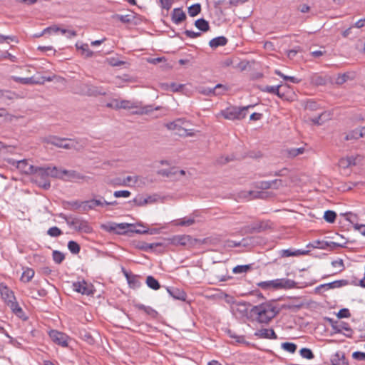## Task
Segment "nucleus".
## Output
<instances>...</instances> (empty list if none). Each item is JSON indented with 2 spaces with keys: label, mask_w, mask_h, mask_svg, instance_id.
I'll return each instance as SVG.
<instances>
[{
  "label": "nucleus",
  "mask_w": 365,
  "mask_h": 365,
  "mask_svg": "<svg viewBox=\"0 0 365 365\" xmlns=\"http://www.w3.org/2000/svg\"><path fill=\"white\" fill-rule=\"evenodd\" d=\"M146 284L148 285V287L154 290H158L160 287L158 281L156 279H155L153 276L147 277Z\"/></svg>",
  "instance_id": "nucleus-36"
},
{
  "label": "nucleus",
  "mask_w": 365,
  "mask_h": 365,
  "mask_svg": "<svg viewBox=\"0 0 365 365\" xmlns=\"http://www.w3.org/2000/svg\"><path fill=\"white\" fill-rule=\"evenodd\" d=\"M281 86L279 85V86H267L264 91H267L268 93H274V94H276L279 97H282V96L279 93V88H280Z\"/></svg>",
  "instance_id": "nucleus-48"
},
{
  "label": "nucleus",
  "mask_w": 365,
  "mask_h": 365,
  "mask_svg": "<svg viewBox=\"0 0 365 365\" xmlns=\"http://www.w3.org/2000/svg\"><path fill=\"white\" fill-rule=\"evenodd\" d=\"M348 78H349V76L347 73L340 74L337 76V78L336 79V83L337 84H343L348 80Z\"/></svg>",
  "instance_id": "nucleus-56"
},
{
  "label": "nucleus",
  "mask_w": 365,
  "mask_h": 365,
  "mask_svg": "<svg viewBox=\"0 0 365 365\" xmlns=\"http://www.w3.org/2000/svg\"><path fill=\"white\" fill-rule=\"evenodd\" d=\"M61 233H62L61 230L58 227H56V226L50 227L47 231V234L49 236L54 237L61 235Z\"/></svg>",
  "instance_id": "nucleus-49"
},
{
  "label": "nucleus",
  "mask_w": 365,
  "mask_h": 365,
  "mask_svg": "<svg viewBox=\"0 0 365 365\" xmlns=\"http://www.w3.org/2000/svg\"><path fill=\"white\" fill-rule=\"evenodd\" d=\"M307 253V251L302 250H292L291 249L282 250L281 251V256L283 257H288L292 256H299L302 255H305Z\"/></svg>",
  "instance_id": "nucleus-30"
},
{
  "label": "nucleus",
  "mask_w": 365,
  "mask_h": 365,
  "mask_svg": "<svg viewBox=\"0 0 365 365\" xmlns=\"http://www.w3.org/2000/svg\"><path fill=\"white\" fill-rule=\"evenodd\" d=\"M283 185L282 180L280 179H275L274 180L262 181L259 182V187L262 189H277Z\"/></svg>",
  "instance_id": "nucleus-19"
},
{
  "label": "nucleus",
  "mask_w": 365,
  "mask_h": 365,
  "mask_svg": "<svg viewBox=\"0 0 365 365\" xmlns=\"http://www.w3.org/2000/svg\"><path fill=\"white\" fill-rule=\"evenodd\" d=\"M48 143L58 148H71L74 146V142L71 140L61 139L56 137L51 138Z\"/></svg>",
  "instance_id": "nucleus-12"
},
{
  "label": "nucleus",
  "mask_w": 365,
  "mask_h": 365,
  "mask_svg": "<svg viewBox=\"0 0 365 365\" xmlns=\"http://www.w3.org/2000/svg\"><path fill=\"white\" fill-rule=\"evenodd\" d=\"M299 352H300V355L302 358H304L307 359H312L314 357V354L312 351V350L308 348H302Z\"/></svg>",
  "instance_id": "nucleus-46"
},
{
  "label": "nucleus",
  "mask_w": 365,
  "mask_h": 365,
  "mask_svg": "<svg viewBox=\"0 0 365 365\" xmlns=\"http://www.w3.org/2000/svg\"><path fill=\"white\" fill-rule=\"evenodd\" d=\"M365 137V127L356 128L346 135V140L359 139Z\"/></svg>",
  "instance_id": "nucleus-22"
},
{
  "label": "nucleus",
  "mask_w": 365,
  "mask_h": 365,
  "mask_svg": "<svg viewBox=\"0 0 365 365\" xmlns=\"http://www.w3.org/2000/svg\"><path fill=\"white\" fill-rule=\"evenodd\" d=\"M352 357L359 361L365 360V352L355 351L352 354Z\"/></svg>",
  "instance_id": "nucleus-57"
},
{
  "label": "nucleus",
  "mask_w": 365,
  "mask_h": 365,
  "mask_svg": "<svg viewBox=\"0 0 365 365\" xmlns=\"http://www.w3.org/2000/svg\"><path fill=\"white\" fill-rule=\"evenodd\" d=\"M201 11V6L200 4H195L193 5H191L189 8H188V14L192 16V17H194L195 16H197L198 14H200Z\"/></svg>",
  "instance_id": "nucleus-40"
},
{
  "label": "nucleus",
  "mask_w": 365,
  "mask_h": 365,
  "mask_svg": "<svg viewBox=\"0 0 365 365\" xmlns=\"http://www.w3.org/2000/svg\"><path fill=\"white\" fill-rule=\"evenodd\" d=\"M253 106L250 105L244 107H228L226 109L222 110L217 115H222L224 118L230 120H242L247 115V110Z\"/></svg>",
  "instance_id": "nucleus-3"
},
{
  "label": "nucleus",
  "mask_w": 365,
  "mask_h": 365,
  "mask_svg": "<svg viewBox=\"0 0 365 365\" xmlns=\"http://www.w3.org/2000/svg\"><path fill=\"white\" fill-rule=\"evenodd\" d=\"M255 336L261 339H277V336L272 329H261L255 332Z\"/></svg>",
  "instance_id": "nucleus-14"
},
{
  "label": "nucleus",
  "mask_w": 365,
  "mask_h": 365,
  "mask_svg": "<svg viewBox=\"0 0 365 365\" xmlns=\"http://www.w3.org/2000/svg\"><path fill=\"white\" fill-rule=\"evenodd\" d=\"M162 87L165 88V89H170L173 92H178L182 88L183 85L178 84L175 83H171L170 84H163Z\"/></svg>",
  "instance_id": "nucleus-43"
},
{
  "label": "nucleus",
  "mask_w": 365,
  "mask_h": 365,
  "mask_svg": "<svg viewBox=\"0 0 365 365\" xmlns=\"http://www.w3.org/2000/svg\"><path fill=\"white\" fill-rule=\"evenodd\" d=\"M117 18L123 23H128L131 20L129 15H118Z\"/></svg>",
  "instance_id": "nucleus-63"
},
{
  "label": "nucleus",
  "mask_w": 365,
  "mask_h": 365,
  "mask_svg": "<svg viewBox=\"0 0 365 365\" xmlns=\"http://www.w3.org/2000/svg\"><path fill=\"white\" fill-rule=\"evenodd\" d=\"M354 26L358 29L364 27L365 26V19H361L359 21H357L355 23Z\"/></svg>",
  "instance_id": "nucleus-64"
},
{
  "label": "nucleus",
  "mask_w": 365,
  "mask_h": 365,
  "mask_svg": "<svg viewBox=\"0 0 365 365\" xmlns=\"http://www.w3.org/2000/svg\"><path fill=\"white\" fill-rule=\"evenodd\" d=\"M68 248L72 254H78L80 252L79 245L74 241H69L68 243Z\"/></svg>",
  "instance_id": "nucleus-44"
},
{
  "label": "nucleus",
  "mask_w": 365,
  "mask_h": 365,
  "mask_svg": "<svg viewBox=\"0 0 365 365\" xmlns=\"http://www.w3.org/2000/svg\"><path fill=\"white\" fill-rule=\"evenodd\" d=\"M348 284L346 280L341 279V280H336L332 282L321 284L319 287L316 288L317 290H319L321 289H324L326 290L329 289H335V288H339L343 286H345Z\"/></svg>",
  "instance_id": "nucleus-15"
},
{
  "label": "nucleus",
  "mask_w": 365,
  "mask_h": 365,
  "mask_svg": "<svg viewBox=\"0 0 365 365\" xmlns=\"http://www.w3.org/2000/svg\"><path fill=\"white\" fill-rule=\"evenodd\" d=\"M35 274V272L33 269L26 267L24 269L21 277V280L23 282L27 283L30 282Z\"/></svg>",
  "instance_id": "nucleus-31"
},
{
  "label": "nucleus",
  "mask_w": 365,
  "mask_h": 365,
  "mask_svg": "<svg viewBox=\"0 0 365 365\" xmlns=\"http://www.w3.org/2000/svg\"><path fill=\"white\" fill-rule=\"evenodd\" d=\"M157 173L165 177H172L177 175V168H172L170 169H161L158 170Z\"/></svg>",
  "instance_id": "nucleus-38"
},
{
  "label": "nucleus",
  "mask_w": 365,
  "mask_h": 365,
  "mask_svg": "<svg viewBox=\"0 0 365 365\" xmlns=\"http://www.w3.org/2000/svg\"><path fill=\"white\" fill-rule=\"evenodd\" d=\"M195 26L200 31L205 32L210 29L208 21L204 19H197L195 23Z\"/></svg>",
  "instance_id": "nucleus-35"
},
{
  "label": "nucleus",
  "mask_w": 365,
  "mask_h": 365,
  "mask_svg": "<svg viewBox=\"0 0 365 365\" xmlns=\"http://www.w3.org/2000/svg\"><path fill=\"white\" fill-rule=\"evenodd\" d=\"M81 337L83 340H85L90 344H92L94 342V339L88 332H85L83 334H81Z\"/></svg>",
  "instance_id": "nucleus-58"
},
{
  "label": "nucleus",
  "mask_w": 365,
  "mask_h": 365,
  "mask_svg": "<svg viewBox=\"0 0 365 365\" xmlns=\"http://www.w3.org/2000/svg\"><path fill=\"white\" fill-rule=\"evenodd\" d=\"M227 43V39L225 36H218L211 39L209 42V46L212 48H216L219 46H225Z\"/></svg>",
  "instance_id": "nucleus-28"
},
{
  "label": "nucleus",
  "mask_w": 365,
  "mask_h": 365,
  "mask_svg": "<svg viewBox=\"0 0 365 365\" xmlns=\"http://www.w3.org/2000/svg\"><path fill=\"white\" fill-rule=\"evenodd\" d=\"M58 31H60L62 35H65L68 38H71L76 36V32L73 30L61 29L56 26L46 28L42 31V34H47V33H51V32L56 33Z\"/></svg>",
  "instance_id": "nucleus-11"
},
{
  "label": "nucleus",
  "mask_w": 365,
  "mask_h": 365,
  "mask_svg": "<svg viewBox=\"0 0 365 365\" xmlns=\"http://www.w3.org/2000/svg\"><path fill=\"white\" fill-rule=\"evenodd\" d=\"M32 181L34 182L38 187L43 188L44 190H48L51 187L50 181L48 179H37V178H32Z\"/></svg>",
  "instance_id": "nucleus-37"
},
{
  "label": "nucleus",
  "mask_w": 365,
  "mask_h": 365,
  "mask_svg": "<svg viewBox=\"0 0 365 365\" xmlns=\"http://www.w3.org/2000/svg\"><path fill=\"white\" fill-rule=\"evenodd\" d=\"M130 194L128 190H117L114 192L113 195L115 197H128Z\"/></svg>",
  "instance_id": "nucleus-53"
},
{
  "label": "nucleus",
  "mask_w": 365,
  "mask_h": 365,
  "mask_svg": "<svg viewBox=\"0 0 365 365\" xmlns=\"http://www.w3.org/2000/svg\"><path fill=\"white\" fill-rule=\"evenodd\" d=\"M47 169L49 174V177L62 180L65 179L64 172H66V169H61L56 166H47Z\"/></svg>",
  "instance_id": "nucleus-17"
},
{
  "label": "nucleus",
  "mask_w": 365,
  "mask_h": 365,
  "mask_svg": "<svg viewBox=\"0 0 365 365\" xmlns=\"http://www.w3.org/2000/svg\"><path fill=\"white\" fill-rule=\"evenodd\" d=\"M49 336L54 343L63 347H67L68 345V341L70 339V338L68 335L63 332L58 331L57 330H51L49 331Z\"/></svg>",
  "instance_id": "nucleus-7"
},
{
  "label": "nucleus",
  "mask_w": 365,
  "mask_h": 365,
  "mask_svg": "<svg viewBox=\"0 0 365 365\" xmlns=\"http://www.w3.org/2000/svg\"><path fill=\"white\" fill-rule=\"evenodd\" d=\"M52 256L53 261L57 264L61 263L65 259L64 255L62 252L57 250L53 252Z\"/></svg>",
  "instance_id": "nucleus-47"
},
{
  "label": "nucleus",
  "mask_w": 365,
  "mask_h": 365,
  "mask_svg": "<svg viewBox=\"0 0 365 365\" xmlns=\"http://www.w3.org/2000/svg\"><path fill=\"white\" fill-rule=\"evenodd\" d=\"M53 79V77H51V76H48V77H46V76H41V77H38V78H36V80L37 81H40V83H38V84H43L46 81H52Z\"/></svg>",
  "instance_id": "nucleus-62"
},
{
  "label": "nucleus",
  "mask_w": 365,
  "mask_h": 365,
  "mask_svg": "<svg viewBox=\"0 0 365 365\" xmlns=\"http://www.w3.org/2000/svg\"><path fill=\"white\" fill-rule=\"evenodd\" d=\"M250 264L237 265L233 268L232 272L235 274L246 273L250 269Z\"/></svg>",
  "instance_id": "nucleus-42"
},
{
  "label": "nucleus",
  "mask_w": 365,
  "mask_h": 365,
  "mask_svg": "<svg viewBox=\"0 0 365 365\" xmlns=\"http://www.w3.org/2000/svg\"><path fill=\"white\" fill-rule=\"evenodd\" d=\"M271 282H272V280L262 282L259 283L258 285L262 289H268V288H270V287L273 288V284Z\"/></svg>",
  "instance_id": "nucleus-60"
},
{
  "label": "nucleus",
  "mask_w": 365,
  "mask_h": 365,
  "mask_svg": "<svg viewBox=\"0 0 365 365\" xmlns=\"http://www.w3.org/2000/svg\"><path fill=\"white\" fill-rule=\"evenodd\" d=\"M337 317L339 319L347 318L350 317L349 310L346 308L341 309L336 314Z\"/></svg>",
  "instance_id": "nucleus-54"
},
{
  "label": "nucleus",
  "mask_w": 365,
  "mask_h": 365,
  "mask_svg": "<svg viewBox=\"0 0 365 365\" xmlns=\"http://www.w3.org/2000/svg\"><path fill=\"white\" fill-rule=\"evenodd\" d=\"M103 228L107 231L111 232H115L117 233H122L125 232V230L127 229L128 231L137 233V234H147L148 233V230H137V227H143L144 228L145 226L142 224H128V223H110L109 225H104L102 226Z\"/></svg>",
  "instance_id": "nucleus-2"
},
{
  "label": "nucleus",
  "mask_w": 365,
  "mask_h": 365,
  "mask_svg": "<svg viewBox=\"0 0 365 365\" xmlns=\"http://www.w3.org/2000/svg\"><path fill=\"white\" fill-rule=\"evenodd\" d=\"M8 307L11 309L12 312L19 318H24V312L22 308L19 306L16 299H14L11 302L7 304Z\"/></svg>",
  "instance_id": "nucleus-24"
},
{
  "label": "nucleus",
  "mask_w": 365,
  "mask_h": 365,
  "mask_svg": "<svg viewBox=\"0 0 365 365\" xmlns=\"http://www.w3.org/2000/svg\"><path fill=\"white\" fill-rule=\"evenodd\" d=\"M195 222V220L194 217H185L182 219L178 220L176 222V225L180 226H190Z\"/></svg>",
  "instance_id": "nucleus-34"
},
{
  "label": "nucleus",
  "mask_w": 365,
  "mask_h": 365,
  "mask_svg": "<svg viewBox=\"0 0 365 365\" xmlns=\"http://www.w3.org/2000/svg\"><path fill=\"white\" fill-rule=\"evenodd\" d=\"M271 282L273 284L274 289H292L297 284L294 280L285 278L273 279Z\"/></svg>",
  "instance_id": "nucleus-8"
},
{
  "label": "nucleus",
  "mask_w": 365,
  "mask_h": 365,
  "mask_svg": "<svg viewBox=\"0 0 365 365\" xmlns=\"http://www.w3.org/2000/svg\"><path fill=\"white\" fill-rule=\"evenodd\" d=\"M304 152V148H291L288 150V153L292 157H295L299 155L303 154Z\"/></svg>",
  "instance_id": "nucleus-51"
},
{
  "label": "nucleus",
  "mask_w": 365,
  "mask_h": 365,
  "mask_svg": "<svg viewBox=\"0 0 365 365\" xmlns=\"http://www.w3.org/2000/svg\"><path fill=\"white\" fill-rule=\"evenodd\" d=\"M76 46L77 49L81 50L82 54L86 57L92 56L93 51L90 50L89 46L87 43H76Z\"/></svg>",
  "instance_id": "nucleus-33"
},
{
  "label": "nucleus",
  "mask_w": 365,
  "mask_h": 365,
  "mask_svg": "<svg viewBox=\"0 0 365 365\" xmlns=\"http://www.w3.org/2000/svg\"><path fill=\"white\" fill-rule=\"evenodd\" d=\"M186 18L185 12L180 8H175L173 9L172 14V20L175 24H179L183 21Z\"/></svg>",
  "instance_id": "nucleus-21"
},
{
  "label": "nucleus",
  "mask_w": 365,
  "mask_h": 365,
  "mask_svg": "<svg viewBox=\"0 0 365 365\" xmlns=\"http://www.w3.org/2000/svg\"><path fill=\"white\" fill-rule=\"evenodd\" d=\"M167 290L170 295L175 299L185 301L186 299V294L181 289L177 288H168Z\"/></svg>",
  "instance_id": "nucleus-26"
},
{
  "label": "nucleus",
  "mask_w": 365,
  "mask_h": 365,
  "mask_svg": "<svg viewBox=\"0 0 365 365\" xmlns=\"http://www.w3.org/2000/svg\"><path fill=\"white\" fill-rule=\"evenodd\" d=\"M33 175L32 178H37V179H48L49 174L48 172L47 167H35L31 173Z\"/></svg>",
  "instance_id": "nucleus-18"
},
{
  "label": "nucleus",
  "mask_w": 365,
  "mask_h": 365,
  "mask_svg": "<svg viewBox=\"0 0 365 365\" xmlns=\"http://www.w3.org/2000/svg\"><path fill=\"white\" fill-rule=\"evenodd\" d=\"M65 179L64 180H71V181H78V180H83L86 178V176L82 174L75 171V170H66L64 172Z\"/></svg>",
  "instance_id": "nucleus-20"
},
{
  "label": "nucleus",
  "mask_w": 365,
  "mask_h": 365,
  "mask_svg": "<svg viewBox=\"0 0 365 365\" xmlns=\"http://www.w3.org/2000/svg\"><path fill=\"white\" fill-rule=\"evenodd\" d=\"M73 289L75 292L82 294L90 295L93 294L92 286L84 280L74 282L73 284Z\"/></svg>",
  "instance_id": "nucleus-10"
},
{
  "label": "nucleus",
  "mask_w": 365,
  "mask_h": 365,
  "mask_svg": "<svg viewBox=\"0 0 365 365\" xmlns=\"http://www.w3.org/2000/svg\"><path fill=\"white\" fill-rule=\"evenodd\" d=\"M275 73L282 77L283 79H284L285 81H289V82L292 83H299L301 80L294 77V76H286L284 75V73H282L280 71H275Z\"/></svg>",
  "instance_id": "nucleus-39"
},
{
  "label": "nucleus",
  "mask_w": 365,
  "mask_h": 365,
  "mask_svg": "<svg viewBox=\"0 0 365 365\" xmlns=\"http://www.w3.org/2000/svg\"><path fill=\"white\" fill-rule=\"evenodd\" d=\"M143 180V177L138 175L127 176L123 179V185H137L139 180Z\"/></svg>",
  "instance_id": "nucleus-32"
},
{
  "label": "nucleus",
  "mask_w": 365,
  "mask_h": 365,
  "mask_svg": "<svg viewBox=\"0 0 365 365\" xmlns=\"http://www.w3.org/2000/svg\"><path fill=\"white\" fill-rule=\"evenodd\" d=\"M227 90L225 86L218 83L213 88L200 87L198 88V92L205 96H220L222 95Z\"/></svg>",
  "instance_id": "nucleus-6"
},
{
  "label": "nucleus",
  "mask_w": 365,
  "mask_h": 365,
  "mask_svg": "<svg viewBox=\"0 0 365 365\" xmlns=\"http://www.w3.org/2000/svg\"><path fill=\"white\" fill-rule=\"evenodd\" d=\"M34 166L29 164L27 160H20L18 161L17 169L25 174H31Z\"/></svg>",
  "instance_id": "nucleus-23"
},
{
  "label": "nucleus",
  "mask_w": 365,
  "mask_h": 365,
  "mask_svg": "<svg viewBox=\"0 0 365 365\" xmlns=\"http://www.w3.org/2000/svg\"><path fill=\"white\" fill-rule=\"evenodd\" d=\"M11 79H13L16 83H19L24 85H34L38 84V83H40V81H37L36 78H35L34 76L21 78L13 76H11Z\"/></svg>",
  "instance_id": "nucleus-25"
},
{
  "label": "nucleus",
  "mask_w": 365,
  "mask_h": 365,
  "mask_svg": "<svg viewBox=\"0 0 365 365\" xmlns=\"http://www.w3.org/2000/svg\"><path fill=\"white\" fill-rule=\"evenodd\" d=\"M117 202H107L103 197L99 196L98 198H93L88 200L81 202V205L78 207H82L84 211H88L91 210H96L97 207H103L106 205H116Z\"/></svg>",
  "instance_id": "nucleus-4"
},
{
  "label": "nucleus",
  "mask_w": 365,
  "mask_h": 365,
  "mask_svg": "<svg viewBox=\"0 0 365 365\" xmlns=\"http://www.w3.org/2000/svg\"><path fill=\"white\" fill-rule=\"evenodd\" d=\"M331 265L334 268H338L339 272H341L344 269V262L341 259H339L337 260L332 261Z\"/></svg>",
  "instance_id": "nucleus-52"
},
{
  "label": "nucleus",
  "mask_w": 365,
  "mask_h": 365,
  "mask_svg": "<svg viewBox=\"0 0 365 365\" xmlns=\"http://www.w3.org/2000/svg\"><path fill=\"white\" fill-rule=\"evenodd\" d=\"M185 34L187 37L192 38H197L200 36V32H195L193 31H190V30H186L185 31Z\"/></svg>",
  "instance_id": "nucleus-59"
},
{
  "label": "nucleus",
  "mask_w": 365,
  "mask_h": 365,
  "mask_svg": "<svg viewBox=\"0 0 365 365\" xmlns=\"http://www.w3.org/2000/svg\"><path fill=\"white\" fill-rule=\"evenodd\" d=\"M66 220L70 227H73L77 231L83 232L86 233H89L92 231V228L89 225L88 222L82 218L69 217L66 218Z\"/></svg>",
  "instance_id": "nucleus-5"
},
{
  "label": "nucleus",
  "mask_w": 365,
  "mask_h": 365,
  "mask_svg": "<svg viewBox=\"0 0 365 365\" xmlns=\"http://www.w3.org/2000/svg\"><path fill=\"white\" fill-rule=\"evenodd\" d=\"M339 327H340V329H341V331L344 330V331H346L347 332L346 334H345V335L346 336H348V337H351V336L353 331L351 329L350 326L347 323L341 322L339 324Z\"/></svg>",
  "instance_id": "nucleus-50"
},
{
  "label": "nucleus",
  "mask_w": 365,
  "mask_h": 365,
  "mask_svg": "<svg viewBox=\"0 0 365 365\" xmlns=\"http://www.w3.org/2000/svg\"><path fill=\"white\" fill-rule=\"evenodd\" d=\"M282 348L291 354H294L297 350V345L292 342H284L281 345Z\"/></svg>",
  "instance_id": "nucleus-41"
},
{
  "label": "nucleus",
  "mask_w": 365,
  "mask_h": 365,
  "mask_svg": "<svg viewBox=\"0 0 365 365\" xmlns=\"http://www.w3.org/2000/svg\"><path fill=\"white\" fill-rule=\"evenodd\" d=\"M19 98V95L9 90H0V98L6 102L7 100L11 101Z\"/></svg>",
  "instance_id": "nucleus-29"
},
{
  "label": "nucleus",
  "mask_w": 365,
  "mask_h": 365,
  "mask_svg": "<svg viewBox=\"0 0 365 365\" xmlns=\"http://www.w3.org/2000/svg\"><path fill=\"white\" fill-rule=\"evenodd\" d=\"M160 3L163 9L168 11L173 5V0H160Z\"/></svg>",
  "instance_id": "nucleus-55"
},
{
  "label": "nucleus",
  "mask_w": 365,
  "mask_h": 365,
  "mask_svg": "<svg viewBox=\"0 0 365 365\" xmlns=\"http://www.w3.org/2000/svg\"><path fill=\"white\" fill-rule=\"evenodd\" d=\"M324 115H326L325 113H322L317 117H314L311 119V120L316 125H321L322 123V118Z\"/></svg>",
  "instance_id": "nucleus-61"
},
{
  "label": "nucleus",
  "mask_w": 365,
  "mask_h": 365,
  "mask_svg": "<svg viewBox=\"0 0 365 365\" xmlns=\"http://www.w3.org/2000/svg\"><path fill=\"white\" fill-rule=\"evenodd\" d=\"M279 310L272 302H264L252 307L250 314L252 319L259 324H269Z\"/></svg>",
  "instance_id": "nucleus-1"
},
{
  "label": "nucleus",
  "mask_w": 365,
  "mask_h": 365,
  "mask_svg": "<svg viewBox=\"0 0 365 365\" xmlns=\"http://www.w3.org/2000/svg\"><path fill=\"white\" fill-rule=\"evenodd\" d=\"M0 294L6 304L16 299L14 292L2 283L0 284Z\"/></svg>",
  "instance_id": "nucleus-13"
},
{
  "label": "nucleus",
  "mask_w": 365,
  "mask_h": 365,
  "mask_svg": "<svg viewBox=\"0 0 365 365\" xmlns=\"http://www.w3.org/2000/svg\"><path fill=\"white\" fill-rule=\"evenodd\" d=\"M135 103L134 102H132L128 100H122L120 101H118L117 100H115V109H120V108H124V109H130L133 108H136Z\"/></svg>",
  "instance_id": "nucleus-27"
},
{
  "label": "nucleus",
  "mask_w": 365,
  "mask_h": 365,
  "mask_svg": "<svg viewBox=\"0 0 365 365\" xmlns=\"http://www.w3.org/2000/svg\"><path fill=\"white\" fill-rule=\"evenodd\" d=\"M170 244L175 246H186L192 242V237L187 235H175L168 239Z\"/></svg>",
  "instance_id": "nucleus-9"
},
{
  "label": "nucleus",
  "mask_w": 365,
  "mask_h": 365,
  "mask_svg": "<svg viewBox=\"0 0 365 365\" xmlns=\"http://www.w3.org/2000/svg\"><path fill=\"white\" fill-rule=\"evenodd\" d=\"M359 156L354 157V156H346L344 158H341L338 163V165L340 168L346 169L349 167L354 166L356 164V159Z\"/></svg>",
  "instance_id": "nucleus-16"
},
{
  "label": "nucleus",
  "mask_w": 365,
  "mask_h": 365,
  "mask_svg": "<svg viewBox=\"0 0 365 365\" xmlns=\"http://www.w3.org/2000/svg\"><path fill=\"white\" fill-rule=\"evenodd\" d=\"M336 217V214L335 212L331 210H327L324 215V220L329 223L334 222L335 221Z\"/></svg>",
  "instance_id": "nucleus-45"
}]
</instances>
